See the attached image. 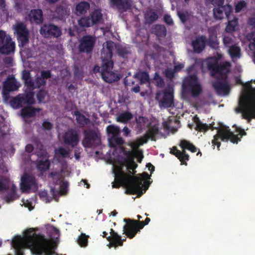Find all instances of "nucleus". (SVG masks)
<instances>
[{"mask_svg": "<svg viewBox=\"0 0 255 255\" xmlns=\"http://www.w3.org/2000/svg\"><path fill=\"white\" fill-rule=\"evenodd\" d=\"M230 64L228 62L219 64L218 61H208L207 68L210 72V75L215 77L217 74L216 81L212 83V86L218 95H228L230 90L228 74L230 72Z\"/></svg>", "mask_w": 255, "mask_h": 255, "instance_id": "f257e3e1", "label": "nucleus"}, {"mask_svg": "<svg viewBox=\"0 0 255 255\" xmlns=\"http://www.w3.org/2000/svg\"><path fill=\"white\" fill-rule=\"evenodd\" d=\"M135 174L130 170L128 171V174L120 170L115 174V180L113 183V188H119L121 185L126 188V193L129 194H136L142 192V181L150 178L148 173L143 172L140 174L141 177L132 176L131 174Z\"/></svg>", "mask_w": 255, "mask_h": 255, "instance_id": "f03ea898", "label": "nucleus"}, {"mask_svg": "<svg viewBox=\"0 0 255 255\" xmlns=\"http://www.w3.org/2000/svg\"><path fill=\"white\" fill-rule=\"evenodd\" d=\"M34 231L33 229H29L24 239L31 252L35 255H53L54 251L50 241L44 235L37 234Z\"/></svg>", "mask_w": 255, "mask_h": 255, "instance_id": "7ed1b4c3", "label": "nucleus"}, {"mask_svg": "<svg viewBox=\"0 0 255 255\" xmlns=\"http://www.w3.org/2000/svg\"><path fill=\"white\" fill-rule=\"evenodd\" d=\"M114 43L107 41L103 45L101 51V58L103 61L101 69L102 79L107 83H112L118 81L120 77L112 71L114 62L111 60L113 54Z\"/></svg>", "mask_w": 255, "mask_h": 255, "instance_id": "20e7f679", "label": "nucleus"}, {"mask_svg": "<svg viewBox=\"0 0 255 255\" xmlns=\"http://www.w3.org/2000/svg\"><path fill=\"white\" fill-rule=\"evenodd\" d=\"M251 83L246 84L239 101V108L236 109L237 113H242L245 119H255V88L252 87Z\"/></svg>", "mask_w": 255, "mask_h": 255, "instance_id": "39448f33", "label": "nucleus"}, {"mask_svg": "<svg viewBox=\"0 0 255 255\" xmlns=\"http://www.w3.org/2000/svg\"><path fill=\"white\" fill-rule=\"evenodd\" d=\"M239 134L241 135L239 137L238 135L234 134L230 130L229 127L223 126L218 130V133L214 136V139L212 140L213 145H217L218 150L221 145V142L219 141L221 139L222 141H228L229 140L233 143H238L241 140V138L243 135L246 134V131L243 129L240 128L238 130Z\"/></svg>", "mask_w": 255, "mask_h": 255, "instance_id": "423d86ee", "label": "nucleus"}, {"mask_svg": "<svg viewBox=\"0 0 255 255\" xmlns=\"http://www.w3.org/2000/svg\"><path fill=\"white\" fill-rule=\"evenodd\" d=\"M150 221V219L147 217L144 221L125 218L124 221L126 224L123 227V233L129 239H132L138 232H140V229L148 224Z\"/></svg>", "mask_w": 255, "mask_h": 255, "instance_id": "0eeeda50", "label": "nucleus"}, {"mask_svg": "<svg viewBox=\"0 0 255 255\" xmlns=\"http://www.w3.org/2000/svg\"><path fill=\"white\" fill-rule=\"evenodd\" d=\"M82 144L85 147H96L101 143V134L98 129H86L83 131Z\"/></svg>", "mask_w": 255, "mask_h": 255, "instance_id": "6e6552de", "label": "nucleus"}, {"mask_svg": "<svg viewBox=\"0 0 255 255\" xmlns=\"http://www.w3.org/2000/svg\"><path fill=\"white\" fill-rule=\"evenodd\" d=\"M182 88L184 91L190 93L193 97H198L202 92V87L198 83L197 76L195 74L185 78Z\"/></svg>", "mask_w": 255, "mask_h": 255, "instance_id": "1a4fd4ad", "label": "nucleus"}, {"mask_svg": "<svg viewBox=\"0 0 255 255\" xmlns=\"http://www.w3.org/2000/svg\"><path fill=\"white\" fill-rule=\"evenodd\" d=\"M103 19V14L100 9H95L90 12L89 16L81 17L78 20V24L81 27H89L100 23Z\"/></svg>", "mask_w": 255, "mask_h": 255, "instance_id": "9d476101", "label": "nucleus"}, {"mask_svg": "<svg viewBox=\"0 0 255 255\" xmlns=\"http://www.w3.org/2000/svg\"><path fill=\"white\" fill-rule=\"evenodd\" d=\"M14 33L17 35L19 46L23 47L28 43L29 32L23 22H18L15 24Z\"/></svg>", "mask_w": 255, "mask_h": 255, "instance_id": "9b49d317", "label": "nucleus"}, {"mask_svg": "<svg viewBox=\"0 0 255 255\" xmlns=\"http://www.w3.org/2000/svg\"><path fill=\"white\" fill-rule=\"evenodd\" d=\"M40 33L45 38H58L62 35V31L60 27L52 24H44L40 29Z\"/></svg>", "mask_w": 255, "mask_h": 255, "instance_id": "f8f14e48", "label": "nucleus"}, {"mask_svg": "<svg viewBox=\"0 0 255 255\" xmlns=\"http://www.w3.org/2000/svg\"><path fill=\"white\" fill-rule=\"evenodd\" d=\"M96 43V38L90 35L83 36L79 40L78 49L81 53L89 54L93 51Z\"/></svg>", "mask_w": 255, "mask_h": 255, "instance_id": "ddd939ff", "label": "nucleus"}, {"mask_svg": "<svg viewBox=\"0 0 255 255\" xmlns=\"http://www.w3.org/2000/svg\"><path fill=\"white\" fill-rule=\"evenodd\" d=\"M19 85H18L16 79L13 76H9L3 83L2 96L5 99L7 100L9 97V92L16 91Z\"/></svg>", "mask_w": 255, "mask_h": 255, "instance_id": "4468645a", "label": "nucleus"}, {"mask_svg": "<svg viewBox=\"0 0 255 255\" xmlns=\"http://www.w3.org/2000/svg\"><path fill=\"white\" fill-rule=\"evenodd\" d=\"M63 140L65 144L74 147L79 142V135L77 130L71 128L65 132Z\"/></svg>", "mask_w": 255, "mask_h": 255, "instance_id": "2eb2a0df", "label": "nucleus"}, {"mask_svg": "<svg viewBox=\"0 0 255 255\" xmlns=\"http://www.w3.org/2000/svg\"><path fill=\"white\" fill-rule=\"evenodd\" d=\"M32 188H37L35 177L28 173H24L21 178L20 189L22 192H28Z\"/></svg>", "mask_w": 255, "mask_h": 255, "instance_id": "dca6fc26", "label": "nucleus"}, {"mask_svg": "<svg viewBox=\"0 0 255 255\" xmlns=\"http://www.w3.org/2000/svg\"><path fill=\"white\" fill-rule=\"evenodd\" d=\"M218 7L214 8L213 10L214 18L216 19H222L225 14L228 19L230 18V16L232 12V7L230 4L225 5L218 6Z\"/></svg>", "mask_w": 255, "mask_h": 255, "instance_id": "f3484780", "label": "nucleus"}, {"mask_svg": "<svg viewBox=\"0 0 255 255\" xmlns=\"http://www.w3.org/2000/svg\"><path fill=\"white\" fill-rule=\"evenodd\" d=\"M15 45L11 37L8 35L3 43L0 45V53L8 55L14 52Z\"/></svg>", "mask_w": 255, "mask_h": 255, "instance_id": "a211bd4d", "label": "nucleus"}, {"mask_svg": "<svg viewBox=\"0 0 255 255\" xmlns=\"http://www.w3.org/2000/svg\"><path fill=\"white\" fill-rule=\"evenodd\" d=\"M207 43V38L204 35H199L192 41L191 45L193 51L196 53H201L205 48Z\"/></svg>", "mask_w": 255, "mask_h": 255, "instance_id": "6ab92c4d", "label": "nucleus"}, {"mask_svg": "<svg viewBox=\"0 0 255 255\" xmlns=\"http://www.w3.org/2000/svg\"><path fill=\"white\" fill-rule=\"evenodd\" d=\"M110 4L121 12H126L131 6V0H110Z\"/></svg>", "mask_w": 255, "mask_h": 255, "instance_id": "aec40b11", "label": "nucleus"}, {"mask_svg": "<svg viewBox=\"0 0 255 255\" xmlns=\"http://www.w3.org/2000/svg\"><path fill=\"white\" fill-rule=\"evenodd\" d=\"M70 9L68 6L64 5H58L56 6L54 11L53 12V18L59 20H65L67 15L69 14Z\"/></svg>", "mask_w": 255, "mask_h": 255, "instance_id": "412c9836", "label": "nucleus"}, {"mask_svg": "<svg viewBox=\"0 0 255 255\" xmlns=\"http://www.w3.org/2000/svg\"><path fill=\"white\" fill-rule=\"evenodd\" d=\"M28 17L31 23L40 24L43 22V12L40 9H34L30 10Z\"/></svg>", "mask_w": 255, "mask_h": 255, "instance_id": "4be33fe9", "label": "nucleus"}, {"mask_svg": "<svg viewBox=\"0 0 255 255\" xmlns=\"http://www.w3.org/2000/svg\"><path fill=\"white\" fill-rule=\"evenodd\" d=\"M162 94L163 98L159 101L160 107L165 108L172 107L174 105L172 93L169 91H165L163 92Z\"/></svg>", "mask_w": 255, "mask_h": 255, "instance_id": "5701e85b", "label": "nucleus"}, {"mask_svg": "<svg viewBox=\"0 0 255 255\" xmlns=\"http://www.w3.org/2000/svg\"><path fill=\"white\" fill-rule=\"evenodd\" d=\"M135 123V128L139 132L151 125V122L147 118L141 116L136 117Z\"/></svg>", "mask_w": 255, "mask_h": 255, "instance_id": "b1692460", "label": "nucleus"}, {"mask_svg": "<svg viewBox=\"0 0 255 255\" xmlns=\"http://www.w3.org/2000/svg\"><path fill=\"white\" fill-rule=\"evenodd\" d=\"M107 240L110 242L109 247L116 248L118 246H122V241L121 237L118 235L113 229L110 230V236L107 238Z\"/></svg>", "mask_w": 255, "mask_h": 255, "instance_id": "393cba45", "label": "nucleus"}, {"mask_svg": "<svg viewBox=\"0 0 255 255\" xmlns=\"http://www.w3.org/2000/svg\"><path fill=\"white\" fill-rule=\"evenodd\" d=\"M170 153L178 158L181 162V165H187L186 161L189 160V155L186 153L185 151H181L177 149L176 146H173L170 149Z\"/></svg>", "mask_w": 255, "mask_h": 255, "instance_id": "a878e982", "label": "nucleus"}, {"mask_svg": "<svg viewBox=\"0 0 255 255\" xmlns=\"http://www.w3.org/2000/svg\"><path fill=\"white\" fill-rule=\"evenodd\" d=\"M41 111L40 108H35L31 106L24 107L21 110V116L23 118H31L35 116L36 113Z\"/></svg>", "mask_w": 255, "mask_h": 255, "instance_id": "bb28decb", "label": "nucleus"}, {"mask_svg": "<svg viewBox=\"0 0 255 255\" xmlns=\"http://www.w3.org/2000/svg\"><path fill=\"white\" fill-rule=\"evenodd\" d=\"M89 8L90 4L88 2H80L76 5V13L77 15L84 14Z\"/></svg>", "mask_w": 255, "mask_h": 255, "instance_id": "cd10ccee", "label": "nucleus"}, {"mask_svg": "<svg viewBox=\"0 0 255 255\" xmlns=\"http://www.w3.org/2000/svg\"><path fill=\"white\" fill-rule=\"evenodd\" d=\"M228 53L231 57L234 58H240L241 56V49L237 44L228 48Z\"/></svg>", "mask_w": 255, "mask_h": 255, "instance_id": "c85d7f7f", "label": "nucleus"}, {"mask_svg": "<svg viewBox=\"0 0 255 255\" xmlns=\"http://www.w3.org/2000/svg\"><path fill=\"white\" fill-rule=\"evenodd\" d=\"M179 146L182 148L181 151H185L187 149L192 152H195L197 151V147L192 143L185 139H182L180 140Z\"/></svg>", "mask_w": 255, "mask_h": 255, "instance_id": "c756f323", "label": "nucleus"}, {"mask_svg": "<svg viewBox=\"0 0 255 255\" xmlns=\"http://www.w3.org/2000/svg\"><path fill=\"white\" fill-rule=\"evenodd\" d=\"M149 128L146 131L145 134L147 138H150L152 140L155 141L156 140L155 136L158 134L159 128L157 125H155L153 126H150L148 127Z\"/></svg>", "mask_w": 255, "mask_h": 255, "instance_id": "7c9ffc66", "label": "nucleus"}, {"mask_svg": "<svg viewBox=\"0 0 255 255\" xmlns=\"http://www.w3.org/2000/svg\"><path fill=\"white\" fill-rule=\"evenodd\" d=\"M211 48L217 49L219 48V42L218 41L216 35L214 34H210L209 38L207 39V43Z\"/></svg>", "mask_w": 255, "mask_h": 255, "instance_id": "2f4dec72", "label": "nucleus"}, {"mask_svg": "<svg viewBox=\"0 0 255 255\" xmlns=\"http://www.w3.org/2000/svg\"><path fill=\"white\" fill-rule=\"evenodd\" d=\"M109 146L111 147H115L117 145H122L124 143V140L119 135L111 136L108 138Z\"/></svg>", "mask_w": 255, "mask_h": 255, "instance_id": "473e14b6", "label": "nucleus"}, {"mask_svg": "<svg viewBox=\"0 0 255 255\" xmlns=\"http://www.w3.org/2000/svg\"><path fill=\"white\" fill-rule=\"evenodd\" d=\"M134 77L139 80V83L142 85L149 82V76L145 71H139L134 75Z\"/></svg>", "mask_w": 255, "mask_h": 255, "instance_id": "72a5a7b5", "label": "nucleus"}, {"mask_svg": "<svg viewBox=\"0 0 255 255\" xmlns=\"http://www.w3.org/2000/svg\"><path fill=\"white\" fill-rule=\"evenodd\" d=\"M23 105L27 104L32 105L35 102L34 98V93L33 92H29L26 94L21 95Z\"/></svg>", "mask_w": 255, "mask_h": 255, "instance_id": "f704fd0d", "label": "nucleus"}, {"mask_svg": "<svg viewBox=\"0 0 255 255\" xmlns=\"http://www.w3.org/2000/svg\"><path fill=\"white\" fill-rule=\"evenodd\" d=\"M106 131L109 137L119 135L120 134V129L119 127L113 125H110L107 126L106 128Z\"/></svg>", "mask_w": 255, "mask_h": 255, "instance_id": "c9c22d12", "label": "nucleus"}, {"mask_svg": "<svg viewBox=\"0 0 255 255\" xmlns=\"http://www.w3.org/2000/svg\"><path fill=\"white\" fill-rule=\"evenodd\" d=\"M74 115L76 116L77 123L82 126H85L89 123L90 120L86 118L84 115L81 114L79 111H75Z\"/></svg>", "mask_w": 255, "mask_h": 255, "instance_id": "e433bc0d", "label": "nucleus"}, {"mask_svg": "<svg viewBox=\"0 0 255 255\" xmlns=\"http://www.w3.org/2000/svg\"><path fill=\"white\" fill-rule=\"evenodd\" d=\"M153 32L157 36L164 37L166 35V28L163 25L157 24L154 27Z\"/></svg>", "mask_w": 255, "mask_h": 255, "instance_id": "4c0bfd02", "label": "nucleus"}, {"mask_svg": "<svg viewBox=\"0 0 255 255\" xmlns=\"http://www.w3.org/2000/svg\"><path fill=\"white\" fill-rule=\"evenodd\" d=\"M228 19V24L226 27L225 30L227 32H231L235 30L236 27L238 25V18L234 17L232 20Z\"/></svg>", "mask_w": 255, "mask_h": 255, "instance_id": "58836bf2", "label": "nucleus"}, {"mask_svg": "<svg viewBox=\"0 0 255 255\" xmlns=\"http://www.w3.org/2000/svg\"><path fill=\"white\" fill-rule=\"evenodd\" d=\"M133 116L130 112H126L121 114L117 117V121L120 123H127L128 121L132 119Z\"/></svg>", "mask_w": 255, "mask_h": 255, "instance_id": "ea45409f", "label": "nucleus"}, {"mask_svg": "<svg viewBox=\"0 0 255 255\" xmlns=\"http://www.w3.org/2000/svg\"><path fill=\"white\" fill-rule=\"evenodd\" d=\"M21 243V239L20 238L14 239L12 240V244L16 248L15 255H24L23 249L20 248Z\"/></svg>", "mask_w": 255, "mask_h": 255, "instance_id": "a19ab883", "label": "nucleus"}, {"mask_svg": "<svg viewBox=\"0 0 255 255\" xmlns=\"http://www.w3.org/2000/svg\"><path fill=\"white\" fill-rule=\"evenodd\" d=\"M10 104L13 108L16 109L22 107L23 104L21 95H18L11 99Z\"/></svg>", "mask_w": 255, "mask_h": 255, "instance_id": "79ce46f5", "label": "nucleus"}, {"mask_svg": "<svg viewBox=\"0 0 255 255\" xmlns=\"http://www.w3.org/2000/svg\"><path fill=\"white\" fill-rule=\"evenodd\" d=\"M195 122L196 124V130L200 131H206L209 129V126L206 124H203L197 116L194 117Z\"/></svg>", "mask_w": 255, "mask_h": 255, "instance_id": "37998d69", "label": "nucleus"}, {"mask_svg": "<svg viewBox=\"0 0 255 255\" xmlns=\"http://www.w3.org/2000/svg\"><path fill=\"white\" fill-rule=\"evenodd\" d=\"M50 164L48 159L41 160L38 161L37 167L40 171H45L49 168Z\"/></svg>", "mask_w": 255, "mask_h": 255, "instance_id": "c03bdc74", "label": "nucleus"}, {"mask_svg": "<svg viewBox=\"0 0 255 255\" xmlns=\"http://www.w3.org/2000/svg\"><path fill=\"white\" fill-rule=\"evenodd\" d=\"M89 236L85 234L82 233L77 240L78 244L82 247H85L88 245V240Z\"/></svg>", "mask_w": 255, "mask_h": 255, "instance_id": "a18cd8bd", "label": "nucleus"}, {"mask_svg": "<svg viewBox=\"0 0 255 255\" xmlns=\"http://www.w3.org/2000/svg\"><path fill=\"white\" fill-rule=\"evenodd\" d=\"M55 153L57 156L60 155L63 158H66L68 156L70 151L63 147H59L55 149Z\"/></svg>", "mask_w": 255, "mask_h": 255, "instance_id": "49530a36", "label": "nucleus"}, {"mask_svg": "<svg viewBox=\"0 0 255 255\" xmlns=\"http://www.w3.org/2000/svg\"><path fill=\"white\" fill-rule=\"evenodd\" d=\"M117 53L119 56L125 57L130 53V51L129 47L121 46L117 49Z\"/></svg>", "mask_w": 255, "mask_h": 255, "instance_id": "de8ad7c7", "label": "nucleus"}, {"mask_svg": "<svg viewBox=\"0 0 255 255\" xmlns=\"http://www.w3.org/2000/svg\"><path fill=\"white\" fill-rule=\"evenodd\" d=\"M223 44L225 47L229 48L234 45L235 42L232 36L224 35L223 39Z\"/></svg>", "mask_w": 255, "mask_h": 255, "instance_id": "09e8293b", "label": "nucleus"}, {"mask_svg": "<svg viewBox=\"0 0 255 255\" xmlns=\"http://www.w3.org/2000/svg\"><path fill=\"white\" fill-rule=\"evenodd\" d=\"M153 79L155 81L156 86L160 88H162L164 86L165 83L164 80L157 72L155 73Z\"/></svg>", "mask_w": 255, "mask_h": 255, "instance_id": "8fccbe9b", "label": "nucleus"}, {"mask_svg": "<svg viewBox=\"0 0 255 255\" xmlns=\"http://www.w3.org/2000/svg\"><path fill=\"white\" fill-rule=\"evenodd\" d=\"M8 179L3 176H0V191H5L8 189Z\"/></svg>", "mask_w": 255, "mask_h": 255, "instance_id": "3c124183", "label": "nucleus"}, {"mask_svg": "<svg viewBox=\"0 0 255 255\" xmlns=\"http://www.w3.org/2000/svg\"><path fill=\"white\" fill-rule=\"evenodd\" d=\"M47 95V93L45 90L42 89L40 90L36 94V97L38 102H44V99Z\"/></svg>", "mask_w": 255, "mask_h": 255, "instance_id": "603ef678", "label": "nucleus"}, {"mask_svg": "<svg viewBox=\"0 0 255 255\" xmlns=\"http://www.w3.org/2000/svg\"><path fill=\"white\" fill-rule=\"evenodd\" d=\"M68 182L66 181H62L60 185V192L61 195H65L67 193Z\"/></svg>", "mask_w": 255, "mask_h": 255, "instance_id": "864d4df0", "label": "nucleus"}, {"mask_svg": "<svg viewBox=\"0 0 255 255\" xmlns=\"http://www.w3.org/2000/svg\"><path fill=\"white\" fill-rule=\"evenodd\" d=\"M46 81L41 76H38L35 78V87L40 88L42 86L45 85Z\"/></svg>", "mask_w": 255, "mask_h": 255, "instance_id": "5fc2aeb1", "label": "nucleus"}, {"mask_svg": "<svg viewBox=\"0 0 255 255\" xmlns=\"http://www.w3.org/2000/svg\"><path fill=\"white\" fill-rule=\"evenodd\" d=\"M246 6V2L245 1L242 0V1H239L235 5V9L236 12H240Z\"/></svg>", "mask_w": 255, "mask_h": 255, "instance_id": "6e6d98bb", "label": "nucleus"}, {"mask_svg": "<svg viewBox=\"0 0 255 255\" xmlns=\"http://www.w3.org/2000/svg\"><path fill=\"white\" fill-rule=\"evenodd\" d=\"M38 195L40 199L45 201L46 202H49V196L47 191H41L39 192Z\"/></svg>", "mask_w": 255, "mask_h": 255, "instance_id": "4d7b16f0", "label": "nucleus"}, {"mask_svg": "<svg viewBox=\"0 0 255 255\" xmlns=\"http://www.w3.org/2000/svg\"><path fill=\"white\" fill-rule=\"evenodd\" d=\"M137 167V164L134 162L133 159H130L128 160L127 168L129 170H134Z\"/></svg>", "mask_w": 255, "mask_h": 255, "instance_id": "13d9d810", "label": "nucleus"}, {"mask_svg": "<svg viewBox=\"0 0 255 255\" xmlns=\"http://www.w3.org/2000/svg\"><path fill=\"white\" fill-rule=\"evenodd\" d=\"M165 76L169 79H172L174 76L175 72H174V70L171 69H167L165 70Z\"/></svg>", "mask_w": 255, "mask_h": 255, "instance_id": "bf43d9fd", "label": "nucleus"}, {"mask_svg": "<svg viewBox=\"0 0 255 255\" xmlns=\"http://www.w3.org/2000/svg\"><path fill=\"white\" fill-rule=\"evenodd\" d=\"M22 78L25 83H28V81L30 79V73L29 71L23 70L22 74Z\"/></svg>", "mask_w": 255, "mask_h": 255, "instance_id": "052dcab7", "label": "nucleus"}, {"mask_svg": "<svg viewBox=\"0 0 255 255\" xmlns=\"http://www.w3.org/2000/svg\"><path fill=\"white\" fill-rule=\"evenodd\" d=\"M44 80L51 78V73L50 70L42 71L41 72V76Z\"/></svg>", "mask_w": 255, "mask_h": 255, "instance_id": "680f3d73", "label": "nucleus"}, {"mask_svg": "<svg viewBox=\"0 0 255 255\" xmlns=\"http://www.w3.org/2000/svg\"><path fill=\"white\" fill-rule=\"evenodd\" d=\"M42 127L44 130H50L52 128V124L47 121H45L42 123Z\"/></svg>", "mask_w": 255, "mask_h": 255, "instance_id": "e2e57ef3", "label": "nucleus"}, {"mask_svg": "<svg viewBox=\"0 0 255 255\" xmlns=\"http://www.w3.org/2000/svg\"><path fill=\"white\" fill-rule=\"evenodd\" d=\"M164 21L168 25H172L173 21L171 16L169 14H165L164 16Z\"/></svg>", "mask_w": 255, "mask_h": 255, "instance_id": "0e129e2a", "label": "nucleus"}, {"mask_svg": "<svg viewBox=\"0 0 255 255\" xmlns=\"http://www.w3.org/2000/svg\"><path fill=\"white\" fill-rule=\"evenodd\" d=\"M178 15L182 22H185L188 19V15L184 12H178Z\"/></svg>", "mask_w": 255, "mask_h": 255, "instance_id": "69168bd1", "label": "nucleus"}, {"mask_svg": "<svg viewBox=\"0 0 255 255\" xmlns=\"http://www.w3.org/2000/svg\"><path fill=\"white\" fill-rule=\"evenodd\" d=\"M158 17L157 13L155 12H152L149 15V20L150 22H153L157 19Z\"/></svg>", "mask_w": 255, "mask_h": 255, "instance_id": "338daca9", "label": "nucleus"}, {"mask_svg": "<svg viewBox=\"0 0 255 255\" xmlns=\"http://www.w3.org/2000/svg\"><path fill=\"white\" fill-rule=\"evenodd\" d=\"M184 67L183 63H178L174 66V71L175 73L181 71Z\"/></svg>", "mask_w": 255, "mask_h": 255, "instance_id": "774afa93", "label": "nucleus"}]
</instances>
